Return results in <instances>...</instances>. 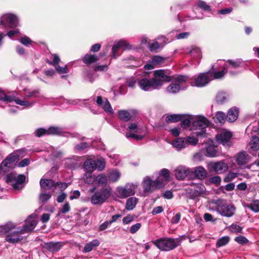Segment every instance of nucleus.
I'll return each mask as SVG.
<instances>
[{
    "label": "nucleus",
    "mask_w": 259,
    "mask_h": 259,
    "mask_svg": "<svg viewBox=\"0 0 259 259\" xmlns=\"http://www.w3.org/2000/svg\"><path fill=\"white\" fill-rule=\"evenodd\" d=\"M187 53L193 59V63L195 65L199 63V60L201 58V51L199 48L196 46H191L187 48Z\"/></svg>",
    "instance_id": "obj_21"
},
{
    "label": "nucleus",
    "mask_w": 259,
    "mask_h": 259,
    "mask_svg": "<svg viewBox=\"0 0 259 259\" xmlns=\"http://www.w3.org/2000/svg\"><path fill=\"white\" fill-rule=\"evenodd\" d=\"M18 25L17 17L12 14H6L0 18V25L2 28H14Z\"/></svg>",
    "instance_id": "obj_10"
},
{
    "label": "nucleus",
    "mask_w": 259,
    "mask_h": 259,
    "mask_svg": "<svg viewBox=\"0 0 259 259\" xmlns=\"http://www.w3.org/2000/svg\"><path fill=\"white\" fill-rule=\"evenodd\" d=\"M138 200V199L135 197L129 198L126 201L125 208L128 210L133 209L135 207Z\"/></svg>",
    "instance_id": "obj_41"
},
{
    "label": "nucleus",
    "mask_w": 259,
    "mask_h": 259,
    "mask_svg": "<svg viewBox=\"0 0 259 259\" xmlns=\"http://www.w3.org/2000/svg\"><path fill=\"white\" fill-rule=\"evenodd\" d=\"M208 168L210 171H214L215 173L220 174L228 170V165L224 160L210 162L208 164Z\"/></svg>",
    "instance_id": "obj_17"
},
{
    "label": "nucleus",
    "mask_w": 259,
    "mask_h": 259,
    "mask_svg": "<svg viewBox=\"0 0 259 259\" xmlns=\"http://www.w3.org/2000/svg\"><path fill=\"white\" fill-rule=\"evenodd\" d=\"M100 244V242L98 239H94L91 242L86 243L83 247L82 252L87 253L91 251L95 248L98 247Z\"/></svg>",
    "instance_id": "obj_29"
},
{
    "label": "nucleus",
    "mask_w": 259,
    "mask_h": 259,
    "mask_svg": "<svg viewBox=\"0 0 259 259\" xmlns=\"http://www.w3.org/2000/svg\"><path fill=\"white\" fill-rule=\"evenodd\" d=\"M128 132L126 134L127 138H133L137 140H141L144 136L141 135L137 134L141 133V128L136 122L128 123L127 125Z\"/></svg>",
    "instance_id": "obj_11"
},
{
    "label": "nucleus",
    "mask_w": 259,
    "mask_h": 259,
    "mask_svg": "<svg viewBox=\"0 0 259 259\" xmlns=\"http://www.w3.org/2000/svg\"><path fill=\"white\" fill-rule=\"evenodd\" d=\"M174 172L177 179L183 180L192 172V171L185 166L179 165L176 168Z\"/></svg>",
    "instance_id": "obj_20"
},
{
    "label": "nucleus",
    "mask_w": 259,
    "mask_h": 259,
    "mask_svg": "<svg viewBox=\"0 0 259 259\" xmlns=\"http://www.w3.org/2000/svg\"><path fill=\"white\" fill-rule=\"evenodd\" d=\"M138 85L143 91H148L151 89H158L165 82L170 81L171 77L166 74L165 70L160 69L150 72H143L138 76Z\"/></svg>",
    "instance_id": "obj_1"
},
{
    "label": "nucleus",
    "mask_w": 259,
    "mask_h": 259,
    "mask_svg": "<svg viewBox=\"0 0 259 259\" xmlns=\"http://www.w3.org/2000/svg\"><path fill=\"white\" fill-rule=\"evenodd\" d=\"M136 186L133 184H127L123 187H118L116 189L118 197L123 199L135 195Z\"/></svg>",
    "instance_id": "obj_12"
},
{
    "label": "nucleus",
    "mask_w": 259,
    "mask_h": 259,
    "mask_svg": "<svg viewBox=\"0 0 259 259\" xmlns=\"http://www.w3.org/2000/svg\"><path fill=\"white\" fill-rule=\"evenodd\" d=\"M224 62V60H218L217 63L212 66V70L208 72V73L211 75V80L213 79H220L224 76V75L227 72H229L232 75L236 74L237 73L233 71H230V67L228 66V64H224L223 68L222 71H217L218 67V64L221 65Z\"/></svg>",
    "instance_id": "obj_8"
},
{
    "label": "nucleus",
    "mask_w": 259,
    "mask_h": 259,
    "mask_svg": "<svg viewBox=\"0 0 259 259\" xmlns=\"http://www.w3.org/2000/svg\"><path fill=\"white\" fill-rule=\"evenodd\" d=\"M238 109L236 107L231 108L228 112L226 120L232 122L236 120L238 116Z\"/></svg>",
    "instance_id": "obj_28"
},
{
    "label": "nucleus",
    "mask_w": 259,
    "mask_h": 259,
    "mask_svg": "<svg viewBox=\"0 0 259 259\" xmlns=\"http://www.w3.org/2000/svg\"><path fill=\"white\" fill-rule=\"evenodd\" d=\"M195 176L199 179H204L207 176V172L205 169L201 167H196L194 171Z\"/></svg>",
    "instance_id": "obj_35"
},
{
    "label": "nucleus",
    "mask_w": 259,
    "mask_h": 259,
    "mask_svg": "<svg viewBox=\"0 0 259 259\" xmlns=\"http://www.w3.org/2000/svg\"><path fill=\"white\" fill-rule=\"evenodd\" d=\"M118 113L119 118L124 121H129L132 117L131 114L127 110H120Z\"/></svg>",
    "instance_id": "obj_43"
},
{
    "label": "nucleus",
    "mask_w": 259,
    "mask_h": 259,
    "mask_svg": "<svg viewBox=\"0 0 259 259\" xmlns=\"http://www.w3.org/2000/svg\"><path fill=\"white\" fill-rule=\"evenodd\" d=\"M138 76L136 77H131L126 79V83L128 87L134 88L135 87L136 82H138Z\"/></svg>",
    "instance_id": "obj_60"
},
{
    "label": "nucleus",
    "mask_w": 259,
    "mask_h": 259,
    "mask_svg": "<svg viewBox=\"0 0 259 259\" xmlns=\"http://www.w3.org/2000/svg\"><path fill=\"white\" fill-rule=\"evenodd\" d=\"M251 157L245 151H241L236 155V160L239 165H244L250 161Z\"/></svg>",
    "instance_id": "obj_24"
},
{
    "label": "nucleus",
    "mask_w": 259,
    "mask_h": 259,
    "mask_svg": "<svg viewBox=\"0 0 259 259\" xmlns=\"http://www.w3.org/2000/svg\"><path fill=\"white\" fill-rule=\"evenodd\" d=\"M92 144L87 142H81L77 144L75 147L74 150L77 151H81L91 146Z\"/></svg>",
    "instance_id": "obj_54"
},
{
    "label": "nucleus",
    "mask_w": 259,
    "mask_h": 259,
    "mask_svg": "<svg viewBox=\"0 0 259 259\" xmlns=\"http://www.w3.org/2000/svg\"><path fill=\"white\" fill-rule=\"evenodd\" d=\"M15 228V225L12 223H8L6 225L0 226V231L3 233H9L10 231Z\"/></svg>",
    "instance_id": "obj_48"
},
{
    "label": "nucleus",
    "mask_w": 259,
    "mask_h": 259,
    "mask_svg": "<svg viewBox=\"0 0 259 259\" xmlns=\"http://www.w3.org/2000/svg\"><path fill=\"white\" fill-rule=\"evenodd\" d=\"M181 87L179 83H171L167 88V91L170 93L176 94L181 90Z\"/></svg>",
    "instance_id": "obj_49"
},
{
    "label": "nucleus",
    "mask_w": 259,
    "mask_h": 259,
    "mask_svg": "<svg viewBox=\"0 0 259 259\" xmlns=\"http://www.w3.org/2000/svg\"><path fill=\"white\" fill-rule=\"evenodd\" d=\"M205 147L203 149L205 156L209 157H214L219 155V148L214 144L212 140H208L204 143Z\"/></svg>",
    "instance_id": "obj_13"
},
{
    "label": "nucleus",
    "mask_w": 259,
    "mask_h": 259,
    "mask_svg": "<svg viewBox=\"0 0 259 259\" xmlns=\"http://www.w3.org/2000/svg\"><path fill=\"white\" fill-rule=\"evenodd\" d=\"M193 118V116L182 114V118L180 120L182 127L187 128L189 127L191 124L192 125Z\"/></svg>",
    "instance_id": "obj_31"
},
{
    "label": "nucleus",
    "mask_w": 259,
    "mask_h": 259,
    "mask_svg": "<svg viewBox=\"0 0 259 259\" xmlns=\"http://www.w3.org/2000/svg\"><path fill=\"white\" fill-rule=\"evenodd\" d=\"M170 171L166 168H162L159 172V177L161 179L163 182L164 181H169L170 180Z\"/></svg>",
    "instance_id": "obj_46"
},
{
    "label": "nucleus",
    "mask_w": 259,
    "mask_h": 259,
    "mask_svg": "<svg viewBox=\"0 0 259 259\" xmlns=\"http://www.w3.org/2000/svg\"><path fill=\"white\" fill-rule=\"evenodd\" d=\"M120 177V173L117 170H112L109 172L108 177L110 181L112 182L117 181Z\"/></svg>",
    "instance_id": "obj_52"
},
{
    "label": "nucleus",
    "mask_w": 259,
    "mask_h": 259,
    "mask_svg": "<svg viewBox=\"0 0 259 259\" xmlns=\"http://www.w3.org/2000/svg\"><path fill=\"white\" fill-rule=\"evenodd\" d=\"M0 101L6 103L14 101L16 104L23 106V108H31L35 103L34 102H30L27 100H21L18 98L13 95H6L2 90H0Z\"/></svg>",
    "instance_id": "obj_7"
},
{
    "label": "nucleus",
    "mask_w": 259,
    "mask_h": 259,
    "mask_svg": "<svg viewBox=\"0 0 259 259\" xmlns=\"http://www.w3.org/2000/svg\"><path fill=\"white\" fill-rule=\"evenodd\" d=\"M25 232L21 227L16 228V230L10 232L6 235L5 240L10 243L14 244L23 239L22 234Z\"/></svg>",
    "instance_id": "obj_15"
},
{
    "label": "nucleus",
    "mask_w": 259,
    "mask_h": 259,
    "mask_svg": "<svg viewBox=\"0 0 259 259\" xmlns=\"http://www.w3.org/2000/svg\"><path fill=\"white\" fill-rule=\"evenodd\" d=\"M63 246V244L59 242H49L45 243L44 247L49 251L55 252H57L61 249Z\"/></svg>",
    "instance_id": "obj_25"
},
{
    "label": "nucleus",
    "mask_w": 259,
    "mask_h": 259,
    "mask_svg": "<svg viewBox=\"0 0 259 259\" xmlns=\"http://www.w3.org/2000/svg\"><path fill=\"white\" fill-rule=\"evenodd\" d=\"M60 136L66 138H77L80 140H83L84 139V137H81V136L76 133H70L66 131L64 127L63 128V133L61 134Z\"/></svg>",
    "instance_id": "obj_44"
},
{
    "label": "nucleus",
    "mask_w": 259,
    "mask_h": 259,
    "mask_svg": "<svg viewBox=\"0 0 259 259\" xmlns=\"http://www.w3.org/2000/svg\"><path fill=\"white\" fill-rule=\"evenodd\" d=\"M34 134L37 137H41L46 135H48L47 129L44 128H37L34 132Z\"/></svg>",
    "instance_id": "obj_59"
},
{
    "label": "nucleus",
    "mask_w": 259,
    "mask_h": 259,
    "mask_svg": "<svg viewBox=\"0 0 259 259\" xmlns=\"http://www.w3.org/2000/svg\"><path fill=\"white\" fill-rule=\"evenodd\" d=\"M71 209L70 204L68 202H66L63 205L62 207L59 210V213H66L68 212Z\"/></svg>",
    "instance_id": "obj_63"
},
{
    "label": "nucleus",
    "mask_w": 259,
    "mask_h": 259,
    "mask_svg": "<svg viewBox=\"0 0 259 259\" xmlns=\"http://www.w3.org/2000/svg\"><path fill=\"white\" fill-rule=\"evenodd\" d=\"M173 146L180 151L187 146V142L183 138H179L173 142Z\"/></svg>",
    "instance_id": "obj_36"
},
{
    "label": "nucleus",
    "mask_w": 259,
    "mask_h": 259,
    "mask_svg": "<svg viewBox=\"0 0 259 259\" xmlns=\"http://www.w3.org/2000/svg\"><path fill=\"white\" fill-rule=\"evenodd\" d=\"M96 187L94 186L89 190V192L93 193L90 198V201L93 205H101L111 196L112 189L110 187H103L102 189L95 191Z\"/></svg>",
    "instance_id": "obj_2"
},
{
    "label": "nucleus",
    "mask_w": 259,
    "mask_h": 259,
    "mask_svg": "<svg viewBox=\"0 0 259 259\" xmlns=\"http://www.w3.org/2000/svg\"><path fill=\"white\" fill-rule=\"evenodd\" d=\"M26 92L25 94V98L28 99L31 98H43L45 99H48V98L45 97L44 96L41 95L40 92V89L36 90H25Z\"/></svg>",
    "instance_id": "obj_26"
},
{
    "label": "nucleus",
    "mask_w": 259,
    "mask_h": 259,
    "mask_svg": "<svg viewBox=\"0 0 259 259\" xmlns=\"http://www.w3.org/2000/svg\"><path fill=\"white\" fill-rule=\"evenodd\" d=\"M164 60V58L160 56H154L151 59L152 63L155 66L163 63Z\"/></svg>",
    "instance_id": "obj_56"
},
{
    "label": "nucleus",
    "mask_w": 259,
    "mask_h": 259,
    "mask_svg": "<svg viewBox=\"0 0 259 259\" xmlns=\"http://www.w3.org/2000/svg\"><path fill=\"white\" fill-rule=\"evenodd\" d=\"M96 102L97 105L102 107L106 113H113V109L107 98L103 99L102 96H98Z\"/></svg>",
    "instance_id": "obj_23"
},
{
    "label": "nucleus",
    "mask_w": 259,
    "mask_h": 259,
    "mask_svg": "<svg viewBox=\"0 0 259 259\" xmlns=\"http://www.w3.org/2000/svg\"><path fill=\"white\" fill-rule=\"evenodd\" d=\"M227 95L225 92H219L216 97L217 102L219 104H223L227 101Z\"/></svg>",
    "instance_id": "obj_53"
},
{
    "label": "nucleus",
    "mask_w": 259,
    "mask_h": 259,
    "mask_svg": "<svg viewBox=\"0 0 259 259\" xmlns=\"http://www.w3.org/2000/svg\"><path fill=\"white\" fill-rule=\"evenodd\" d=\"M124 45V42L123 41H119L118 43L114 44L112 48V52L111 53V56L112 58L116 59L118 56V54H117V52L119 49L123 47Z\"/></svg>",
    "instance_id": "obj_39"
},
{
    "label": "nucleus",
    "mask_w": 259,
    "mask_h": 259,
    "mask_svg": "<svg viewBox=\"0 0 259 259\" xmlns=\"http://www.w3.org/2000/svg\"><path fill=\"white\" fill-rule=\"evenodd\" d=\"M232 136V135L230 132L225 131L217 134L215 138L219 144H222L225 147H230L232 145V142L230 141Z\"/></svg>",
    "instance_id": "obj_19"
},
{
    "label": "nucleus",
    "mask_w": 259,
    "mask_h": 259,
    "mask_svg": "<svg viewBox=\"0 0 259 259\" xmlns=\"http://www.w3.org/2000/svg\"><path fill=\"white\" fill-rule=\"evenodd\" d=\"M182 118V114H174L168 115L165 118V121L168 123L176 122L180 121Z\"/></svg>",
    "instance_id": "obj_42"
},
{
    "label": "nucleus",
    "mask_w": 259,
    "mask_h": 259,
    "mask_svg": "<svg viewBox=\"0 0 259 259\" xmlns=\"http://www.w3.org/2000/svg\"><path fill=\"white\" fill-rule=\"evenodd\" d=\"M99 60V58L96 55L86 54L82 58V61L86 64H90Z\"/></svg>",
    "instance_id": "obj_37"
},
{
    "label": "nucleus",
    "mask_w": 259,
    "mask_h": 259,
    "mask_svg": "<svg viewBox=\"0 0 259 259\" xmlns=\"http://www.w3.org/2000/svg\"><path fill=\"white\" fill-rule=\"evenodd\" d=\"M247 207L254 212H259V200H253Z\"/></svg>",
    "instance_id": "obj_55"
},
{
    "label": "nucleus",
    "mask_w": 259,
    "mask_h": 259,
    "mask_svg": "<svg viewBox=\"0 0 259 259\" xmlns=\"http://www.w3.org/2000/svg\"><path fill=\"white\" fill-rule=\"evenodd\" d=\"M237 173L229 172L226 176V177L224 178V182L227 183L231 181L237 177Z\"/></svg>",
    "instance_id": "obj_64"
},
{
    "label": "nucleus",
    "mask_w": 259,
    "mask_h": 259,
    "mask_svg": "<svg viewBox=\"0 0 259 259\" xmlns=\"http://www.w3.org/2000/svg\"><path fill=\"white\" fill-rule=\"evenodd\" d=\"M18 159L17 154L11 153L9 154L0 164V173L9 171L12 164Z\"/></svg>",
    "instance_id": "obj_16"
},
{
    "label": "nucleus",
    "mask_w": 259,
    "mask_h": 259,
    "mask_svg": "<svg viewBox=\"0 0 259 259\" xmlns=\"http://www.w3.org/2000/svg\"><path fill=\"white\" fill-rule=\"evenodd\" d=\"M52 195V192L48 191L44 189H41V191L39 196V199L40 202L42 203H45L48 201Z\"/></svg>",
    "instance_id": "obj_34"
},
{
    "label": "nucleus",
    "mask_w": 259,
    "mask_h": 259,
    "mask_svg": "<svg viewBox=\"0 0 259 259\" xmlns=\"http://www.w3.org/2000/svg\"><path fill=\"white\" fill-rule=\"evenodd\" d=\"M143 193L145 196L153 192L156 189H160L164 187L163 181L160 178L152 180L149 177H146L142 182Z\"/></svg>",
    "instance_id": "obj_6"
},
{
    "label": "nucleus",
    "mask_w": 259,
    "mask_h": 259,
    "mask_svg": "<svg viewBox=\"0 0 259 259\" xmlns=\"http://www.w3.org/2000/svg\"><path fill=\"white\" fill-rule=\"evenodd\" d=\"M243 63L242 61L240 59H237L236 60H228L224 64H228V66L230 67V71H232V69H236L241 66V64Z\"/></svg>",
    "instance_id": "obj_38"
},
{
    "label": "nucleus",
    "mask_w": 259,
    "mask_h": 259,
    "mask_svg": "<svg viewBox=\"0 0 259 259\" xmlns=\"http://www.w3.org/2000/svg\"><path fill=\"white\" fill-rule=\"evenodd\" d=\"M230 241V238L228 236H223L219 239L216 243L217 247H220L227 245Z\"/></svg>",
    "instance_id": "obj_51"
},
{
    "label": "nucleus",
    "mask_w": 259,
    "mask_h": 259,
    "mask_svg": "<svg viewBox=\"0 0 259 259\" xmlns=\"http://www.w3.org/2000/svg\"><path fill=\"white\" fill-rule=\"evenodd\" d=\"M211 203L215 205V210L223 217L230 218L236 211L235 206L227 200L222 199H213Z\"/></svg>",
    "instance_id": "obj_3"
},
{
    "label": "nucleus",
    "mask_w": 259,
    "mask_h": 259,
    "mask_svg": "<svg viewBox=\"0 0 259 259\" xmlns=\"http://www.w3.org/2000/svg\"><path fill=\"white\" fill-rule=\"evenodd\" d=\"M62 126H51L47 128L48 135H56L60 136L63 133Z\"/></svg>",
    "instance_id": "obj_33"
},
{
    "label": "nucleus",
    "mask_w": 259,
    "mask_h": 259,
    "mask_svg": "<svg viewBox=\"0 0 259 259\" xmlns=\"http://www.w3.org/2000/svg\"><path fill=\"white\" fill-rule=\"evenodd\" d=\"M52 57L53 61H48V63L49 64H50V65L56 66L60 62V59L59 56L56 54H53L52 55Z\"/></svg>",
    "instance_id": "obj_61"
},
{
    "label": "nucleus",
    "mask_w": 259,
    "mask_h": 259,
    "mask_svg": "<svg viewBox=\"0 0 259 259\" xmlns=\"http://www.w3.org/2000/svg\"><path fill=\"white\" fill-rule=\"evenodd\" d=\"M225 119H226V116L223 112L219 111L216 113L214 117V121L215 123H224Z\"/></svg>",
    "instance_id": "obj_50"
},
{
    "label": "nucleus",
    "mask_w": 259,
    "mask_h": 259,
    "mask_svg": "<svg viewBox=\"0 0 259 259\" xmlns=\"http://www.w3.org/2000/svg\"><path fill=\"white\" fill-rule=\"evenodd\" d=\"M209 125V120L202 116H193L192 118V126L191 130H195L193 134L197 137H206V128Z\"/></svg>",
    "instance_id": "obj_4"
},
{
    "label": "nucleus",
    "mask_w": 259,
    "mask_h": 259,
    "mask_svg": "<svg viewBox=\"0 0 259 259\" xmlns=\"http://www.w3.org/2000/svg\"><path fill=\"white\" fill-rule=\"evenodd\" d=\"M92 172H88L83 175V179L85 183L88 185L93 184L96 181V177L91 174Z\"/></svg>",
    "instance_id": "obj_47"
},
{
    "label": "nucleus",
    "mask_w": 259,
    "mask_h": 259,
    "mask_svg": "<svg viewBox=\"0 0 259 259\" xmlns=\"http://www.w3.org/2000/svg\"><path fill=\"white\" fill-rule=\"evenodd\" d=\"M106 162L104 159H100L96 161V168L99 170H103L105 167Z\"/></svg>",
    "instance_id": "obj_58"
},
{
    "label": "nucleus",
    "mask_w": 259,
    "mask_h": 259,
    "mask_svg": "<svg viewBox=\"0 0 259 259\" xmlns=\"http://www.w3.org/2000/svg\"><path fill=\"white\" fill-rule=\"evenodd\" d=\"M41 189L49 190L55 187V182L51 179H41L39 182Z\"/></svg>",
    "instance_id": "obj_27"
},
{
    "label": "nucleus",
    "mask_w": 259,
    "mask_h": 259,
    "mask_svg": "<svg viewBox=\"0 0 259 259\" xmlns=\"http://www.w3.org/2000/svg\"><path fill=\"white\" fill-rule=\"evenodd\" d=\"M249 146L253 151H257L259 149V138L253 136L249 142Z\"/></svg>",
    "instance_id": "obj_40"
},
{
    "label": "nucleus",
    "mask_w": 259,
    "mask_h": 259,
    "mask_svg": "<svg viewBox=\"0 0 259 259\" xmlns=\"http://www.w3.org/2000/svg\"><path fill=\"white\" fill-rule=\"evenodd\" d=\"M97 77V74L91 70H85L83 71V78L85 81L92 83Z\"/></svg>",
    "instance_id": "obj_30"
},
{
    "label": "nucleus",
    "mask_w": 259,
    "mask_h": 259,
    "mask_svg": "<svg viewBox=\"0 0 259 259\" xmlns=\"http://www.w3.org/2000/svg\"><path fill=\"white\" fill-rule=\"evenodd\" d=\"M211 80V75L207 72L200 73L195 79L194 82H191L192 86L203 87L206 85Z\"/></svg>",
    "instance_id": "obj_18"
},
{
    "label": "nucleus",
    "mask_w": 259,
    "mask_h": 259,
    "mask_svg": "<svg viewBox=\"0 0 259 259\" xmlns=\"http://www.w3.org/2000/svg\"><path fill=\"white\" fill-rule=\"evenodd\" d=\"M25 179L26 178L24 175L16 176L14 174L11 173L6 177V182L8 184H10L15 190H19L23 188Z\"/></svg>",
    "instance_id": "obj_9"
},
{
    "label": "nucleus",
    "mask_w": 259,
    "mask_h": 259,
    "mask_svg": "<svg viewBox=\"0 0 259 259\" xmlns=\"http://www.w3.org/2000/svg\"><path fill=\"white\" fill-rule=\"evenodd\" d=\"M37 221L34 215H29L25 221V225L21 227L22 230L25 233L32 231L36 227Z\"/></svg>",
    "instance_id": "obj_22"
},
{
    "label": "nucleus",
    "mask_w": 259,
    "mask_h": 259,
    "mask_svg": "<svg viewBox=\"0 0 259 259\" xmlns=\"http://www.w3.org/2000/svg\"><path fill=\"white\" fill-rule=\"evenodd\" d=\"M84 168L88 172H92L96 169V161L92 159H87L84 163Z\"/></svg>",
    "instance_id": "obj_32"
},
{
    "label": "nucleus",
    "mask_w": 259,
    "mask_h": 259,
    "mask_svg": "<svg viewBox=\"0 0 259 259\" xmlns=\"http://www.w3.org/2000/svg\"><path fill=\"white\" fill-rule=\"evenodd\" d=\"M96 181H97L98 185L105 187L107 184V178L104 174L98 175L96 177Z\"/></svg>",
    "instance_id": "obj_45"
},
{
    "label": "nucleus",
    "mask_w": 259,
    "mask_h": 259,
    "mask_svg": "<svg viewBox=\"0 0 259 259\" xmlns=\"http://www.w3.org/2000/svg\"><path fill=\"white\" fill-rule=\"evenodd\" d=\"M181 241V239L179 238L163 237L156 239L152 242L161 250L169 251L180 245Z\"/></svg>",
    "instance_id": "obj_5"
},
{
    "label": "nucleus",
    "mask_w": 259,
    "mask_h": 259,
    "mask_svg": "<svg viewBox=\"0 0 259 259\" xmlns=\"http://www.w3.org/2000/svg\"><path fill=\"white\" fill-rule=\"evenodd\" d=\"M191 187L190 189V196L192 199H195L206 194L205 186L201 183H193L190 184Z\"/></svg>",
    "instance_id": "obj_14"
},
{
    "label": "nucleus",
    "mask_w": 259,
    "mask_h": 259,
    "mask_svg": "<svg viewBox=\"0 0 259 259\" xmlns=\"http://www.w3.org/2000/svg\"><path fill=\"white\" fill-rule=\"evenodd\" d=\"M189 77L187 76L180 75L176 77L175 80L180 85L186 82L189 80Z\"/></svg>",
    "instance_id": "obj_62"
},
{
    "label": "nucleus",
    "mask_w": 259,
    "mask_h": 259,
    "mask_svg": "<svg viewBox=\"0 0 259 259\" xmlns=\"http://www.w3.org/2000/svg\"><path fill=\"white\" fill-rule=\"evenodd\" d=\"M197 6L202 10L206 12H210L211 10L210 7L207 5L205 2L199 1L197 4Z\"/></svg>",
    "instance_id": "obj_57"
}]
</instances>
